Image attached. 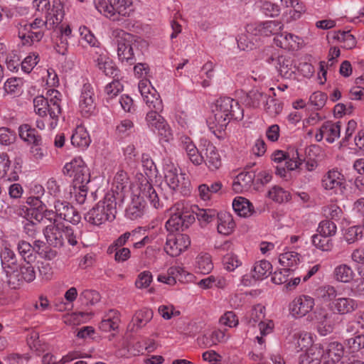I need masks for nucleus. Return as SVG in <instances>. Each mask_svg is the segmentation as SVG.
<instances>
[{
    "label": "nucleus",
    "instance_id": "obj_1",
    "mask_svg": "<svg viewBox=\"0 0 364 364\" xmlns=\"http://www.w3.org/2000/svg\"><path fill=\"white\" fill-rule=\"evenodd\" d=\"M133 194L132 200L126 209V216L130 220H136L143 215L146 202H149L155 208L159 207V196L144 177H141L140 183L134 186Z\"/></svg>",
    "mask_w": 364,
    "mask_h": 364
},
{
    "label": "nucleus",
    "instance_id": "obj_2",
    "mask_svg": "<svg viewBox=\"0 0 364 364\" xmlns=\"http://www.w3.org/2000/svg\"><path fill=\"white\" fill-rule=\"evenodd\" d=\"M117 203L114 193H107L85 215V219L94 225H100L107 221L113 220L116 217Z\"/></svg>",
    "mask_w": 364,
    "mask_h": 364
},
{
    "label": "nucleus",
    "instance_id": "obj_3",
    "mask_svg": "<svg viewBox=\"0 0 364 364\" xmlns=\"http://www.w3.org/2000/svg\"><path fill=\"white\" fill-rule=\"evenodd\" d=\"M213 112L218 129H223L231 119L240 120L243 118V110L238 102L228 97L219 98Z\"/></svg>",
    "mask_w": 364,
    "mask_h": 364
},
{
    "label": "nucleus",
    "instance_id": "obj_4",
    "mask_svg": "<svg viewBox=\"0 0 364 364\" xmlns=\"http://www.w3.org/2000/svg\"><path fill=\"white\" fill-rule=\"evenodd\" d=\"M47 242L55 247L63 245L66 239L69 245L75 246L77 244V231L70 226L62 224H51L47 225L43 231Z\"/></svg>",
    "mask_w": 364,
    "mask_h": 364
},
{
    "label": "nucleus",
    "instance_id": "obj_5",
    "mask_svg": "<svg viewBox=\"0 0 364 364\" xmlns=\"http://www.w3.org/2000/svg\"><path fill=\"white\" fill-rule=\"evenodd\" d=\"M195 221L190 208L183 202H178L170 208V218L166 223L168 231L183 230Z\"/></svg>",
    "mask_w": 364,
    "mask_h": 364
},
{
    "label": "nucleus",
    "instance_id": "obj_6",
    "mask_svg": "<svg viewBox=\"0 0 364 364\" xmlns=\"http://www.w3.org/2000/svg\"><path fill=\"white\" fill-rule=\"evenodd\" d=\"M112 36L117 45L119 60L125 65H132L135 62L132 48L134 36L124 31L116 28L112 32Z\"/></svg>",
    "mask_w": 364,
    "mask_h": 364
},
{
    "label": "nucleus",
    "instance_id": "obj_7",
    "mask_svg": "<svg viewBox=\"0 0 364 364\" xmlns=\"http://www.w3.org/2000/svg\"><path fill=\"white\" fill-rule=\"evenodd\" d=\"M162 111L149 110L145 117L149 129L156 134L159 139L169 142L173 138V131L166 119L160 114Z\"/></svg>",
    "mask_w": 364,
    "mask_h": 364
},
{
    "label": "nucleus",
    "instance_id": "obj_8",
    "mask_svg": "<svg viewBox=\"0 0 364 364\" xmlns=\"http://www.w3.org/2000/svg\"><path fill=\"white\" fill-rule=\"evenodd\" d=\"M44 21L39 18H36L30 23L21 21L17 25L18 37L24 45H31L40 41L44 36Z\"/></svg>",
    "mask_w": 364,
    "mask_h": 364
},
{
    "label": "nucleus",
    "instance_id": "obj_9",
    "mask_svg": "<svg viewBox=\"0 0 364 364\" xmlns=\"http://www.w3.org/2000/svg\"><path fill=\"white\" fill-rule=\"evenodd\" d=\"M63 174L73 178L74 186L87 184L90 182V173L85 162L81 158H75L66 163L63 168Z\"/></svg>",
    "mask_w": 364,
    "mask_h": 364
},
{
    "label": "nucleus",
    "instance_id": "obj_10",
    "mask_svg": "<svg viewBox=\"0 0 364 364\" xmlns=\"http://www.w3.org/2000/svg\"><path fill=\"white\" fill-rule=\"evenodd\" d=\"M91 54L95 66L105 75L112 77L119 76V70L105 48L98 47L95 50H92Z\"/></svg>",
    "mask_w": 364,
    "mask_h": 364
},
{
    "label": "nucleus",
    "instance_id": "obj_11",
    "mask_svg": "<svg viewBox=\"0 0 364 364\" xmlns=\"http://www.w3.org/2000/svg\"><path fill=\"white\" fill-rule=\"evenodd\" d=\"M272 269V264L267 260L257 261L252 267L250 274L242 277L241 283L244 286H251L257 281L267 278L271 273Z\"/></svg>",
    "mask_w": 364,
    "mask_h": 364
},
{
    "label": "nucleus",
    "instance_id": "obj_12",
    "mask_svg": "<svg viewBox=\"0 0 364 364\" xmlns=\"http://www.w3.org/2000/svg\"><path fill=\"white\" fill-rule=\"evenodd\" d=\"M191 245L188 235L185 234H168L164 246L165 252L171 257H177Z\"/></svg>",
    "mask_w": 364,
    "mask_h": 364
},
{
    "label": "nucleus",
    "instance_id": "obj_13",
    "mask_svg": "<svg viewBox=\"0 0 364 364\" xmlns=\"http://www.w3.org/2000/svg\"><path fill=\"white\" fill-rule=\"evenodd\" d=\"M324 189L331 191L335 194L342 195L346 188L345 176L337 169L328 171L321 181Z\"/></svg>",
    "mask_w": 364,
    "mask_h": 364
},
{
    "label": "nucleus",
    "instance_id": "obj_14",
    "mask_svg": "<svg viewBox=\"0 0 364 364\" xmlns=\"http://www.w3.org/2000/svg\"><path fill=\"white\" fill-rule=\"evenodd\" d=\"M315 306L314 299L309 295L296 296L289 305L290 314L296 318L304 317L312 311Z\"/></svg>",
    "mask_w": 364,
    "mask_h": 364
},
{
    "label": "nucleus",
    "instance_id": "obj_15",
    "mask_svg": "<svg viewBox=\"0 0 364 364\" xmlns=\"http://www.w3.org/2000/svg\"><path fill=\"white\" fill-rule=\"evenodd\" d=\"M48 205H53L57 216L65 221L72 224H77L80 221V215L65 200L53 199L50 203L49 202Z\"/></svg>",
    "mask_w": 364,
    "mask_h": 364
},
{
    "label": "nucleus",
    "instance_id": "obj_16",
    "mask_svg": "<svg viewBox=\"0 0 364 364\" xmlns=\"http://www.w3.org/2000/svg\"><path fill=\"white\" fill-rule=\"evenodd\" d=\"M164 172L165 181L173 191L179 190L185 184V174L180 173L178 168L172 161L164 163Z\"/></svg>",
    "mask_w": 364,
    "mask_h": 364
},
{
    "label": "nucleus",
    "instance_id": "obj_17",
    "mask_svg": "<svg viewBox=\"0 0 364 364\" xmlns=\"http://www.w3.org/2000/svg\"><path fill=\"white\" fill-rule=\"evenodd\" d=\"M79 110L84 116L92 114L96 109V100L94 90L91 85L85 84L79 97Z\"/></svg>",
    "mask_w": 364,
    "mask_h": 364
},
{
    "label": "nucleus",
    "instance_id": "obj_18",
    "mask_svg": "<svg viewBox=\"0 0 364 364\" xmlns=\"http://www.w3.org/2000/svg\"><path fill=\"white\" fill-rule=\"evenodd\" d=\"M47 97L46 98L50 107L49 115L50 122H49V128L55 129L58 122L59 116L61 114L60 102L62 95L55 89H51L47 92Z\"/></svg>",
    "mask_w": 364,
    "mask_h": 364
},
{
    "label": "nucleus",
    "instance_id": "obj_19",
    "mask_svg": "<svg viewBox=\"0 0 364 364\" xmlns=\"http://www.w3.org/2000/svg\"><path fill=\"white\" fill-rule=\"evenodd\" d=\"M282 27L283 24L278 21H267L250 24L247 27V31L255 36H269L278 35V32L282 30Z\"/></svg>",
    "mask_w": 364,
    "mask_h": 364
},
{
    "label": "nucleus",
    "instance_id": "obj_20",
    "mask_svg": "<svg viewBox=\"0 0 364 364\" xmlns=\"http://www.w3.org/2000/svg\"><path fill=\"white\" fill-rule=\"evenodd\" d=\"M337 318L335 312H327L323 309L318 312L316 319L318 333L323 336L331 333L333 330Z\"/></svg>",
    "mask_w": 364,
    "mask_h": 364
},
{
    "label": "nucleus",
    "instance_id": "obj_21",
    "mask_svg": "<svg viewBox=\"0 0 364 364\" xmlns=\"http://www.w3.org/2000/svg\"><path fill=\"white\" fill-rule=\"evenodd\" d=\"M204 161L210 171H215L222 166V159L218 149L210 141L203 144Z\"/></svg>",
    "mask_w": 364,
    "mask_h": 364
},
{
    "label": "nucleus",
    "instance_id": "obj_22",
    "mask_svg": "<svg viewBox=\"0 0 364 364\" xmlns=\"http://www.w3.org/2000/svg\"><path fill=\"white\" fill-rule=\"evenodd\" d=\"M229 336L225 331L220 329H213L205 331L203 335L198 338V344L204 348H210L218 343L228 341Z\"/></svg>",
    "mask_w": 364,
    "mask_h": 364
},
{
    "label": "nucleus",
    "instance_id": "obj_23",
    "mask_svg": "<svg viewBox=\"0 0 364 364\" xmlns=\"http://www.w3.org/2000/svg\"><path fill=\"white\" fill-rule=\"evenodd\" d=\"M275 45L285 50H298L301 46L303 41L299 36L289 33H282L274 38Z\"/></svg>",
    "mask_w": 364,
    "mask_h": 364
},
{
    "label": "nucleus",
    "instance_id": "obj_24",
    "mask_svg": "<svg viewBox=\"0 0 364 364\" xmlns=\"http://www.w3.org/2000/svg\"><path fill=\"white\" fill-rule=\"evenodd\" d=\"M344 354V348L341 343L332 342L329 343L325 353L321 350V360L323 364H336Z\"/></svg>",
    "mask_w": 364,
    "mask_h": 364
},
{
    "label": "nucleus",
    "instance_id": "obj_25",
    "mask_svg": "<svg viewBox=\"0 0 364 364\" xmlns=\"http://www.w3.org/2000/svg\"><path fill=\"white\" fill-rule=\"evenodd\" d=\"M328 307L331 311L344 315L355 311L358 308V303L350 297H338L331 302Z\"/></svg>",
    "mask_w": 364,
    "mask_h": 364
},
{
    "label": "nucleus",
    "instance_id": "obj_26",
    "mask_svg": "<svg viewBox=\"0 0 364 364\" xmlns=\"http://www.w3.org/2000/svg\"><path fill=\"white\" fill-rule=\"evenodd\" d=\"M121 322L120 314L117 310L109 309L106 311L99 323V328L103 332L116 331Z\"/></svg>",
    "mask_w": 364,
    "mask_h": 364
},
{
    "label": "nucleus",
    "instance_id": "obj_27",
    "mask_svg": "<svg viewBox=\"0 0 364 364\" xmlns=\"http://www.w3.org/2000/svg\"><path fill=\"white\" fill-rule=\"evenodd\" d=\"M65 12L63 5L60 0H54L53 9L46 14V20L44 21L45 28H53L58 26L64 18Z\"/></svg>",
    "mask_w": 364,
    "mask_h": 364
},
{
    "label": "nucleus",
    "instance_id": "obj_28",
    "mask_svg": "<svg viewBox=\"0 0 364 364\" xmlns=\"http://www.w3.org/2000/svg\"><path fill=\"white\" fill-rule=\"evenodd\" d=\"M232 208L236 214L243 218L250 217L255 213L252 203L242 196L235 198Z\"/></svg>",
    "mask_w": 364,
    "mask_h": 364
},
{
    "label": "nucleus",
    "instance_id": "obj_29",
    "mask_svg": "<svg viewBox=\"0 0 364 364\" xmlns=\"http://www.w3.org/2000/svg\"><path fill=\"white\" fill-rule=\"evenodd\" d=\"M217 218L218 233L223 235H229L233 232L235 223L230 213L227 212L219 213Z\"/></svg>",
    "mask_w": 364,
    "mask_h": 364
},
{
    "label": "nucleus",
    "instance_id": "obj_30",
    "mask_svg": "<svg viewBox=\"0 0 364 364\" xmlns=\"http://www.w3.org/2000/svg\"><path fill=\"white\" fill-rule=\"evenodd\" d=\"M255 176L251 172L240 173L233 181V190L237 193L248 191L253 183Z\"/></svg>",
    "mask_w": 364,
    "mask_h": 364
},
{
    "label": "nucleus",
    "instance_id": "obj_31",
    "mask_svg": "<svg viewBox=\"0 0 364 364\" xmlns=\"http://www.w3.org/2000/svg\"><path fill=\"white\" fill-rule=\"evenodd\" d=\"M141 165L144 171L145 175L140 174L138 176L136 183H140L141 177L146 178V179L151 184L152 178L156 177L157 175V168L153 161L152 159L148 154H143L141 159Z\"/></svg>",
    "mask_w": 364,
    "mask_h": 364
},
{
    "label": "nucleus",
    "instance_id": "obj_32",
    "mask_svg": "<svg viewBox=\"0 0 364 364\" xmlns=\"http://www.w3.org/2000/svg\"><path fill=\"white\" fill-rule=\"evenodd\" d=\"M91 142L90 135L85 128L78 126L71 136V143L74 146L80 149H85Z\"/></svg>",
    "mask_w": 364,
    "mask_h": 364
},
{
    "label": "nucleus",
    "instance_id": "obj_33",
    "mask_svg": "<svg viewBox=\"0 0 364 364\" xmlns=\"http://www.w3.org/2000/svg\"><path fill=\"white\" fill-rule=\"evenodd\" d=\"M129 184V178L127 172L123 170L118 171L113 179L112 193H116L119 198L123 196V192L127 188Z\"/></svg>",
    "mask_w": 364,
    "mask_h": 364
},
{
    "label": "nucleus",
    "instance_id": "obj_34",
    "mask_svg": "<svg viewBox=\"0 0 364 364\" xmlns=\"http://www.w3.org/2000/svg\"><path fill=\"white\" fill-rule=\"evenodd\" d=\"M333 274L336 281L348 283L353 280L355 272L350 266L346 264H341L334 268Z\"/></svg>",
    "mask_w": 364,
    "mask_h": 364
},
{
    "label": "nucleus",
    "instance_id": "obj_35",
    "mask_svg": "<svg viewBox=\"0 0 364 364\" xmlns=\"http://www.w3.org/2000/svg\"><path fill=\"white\" fill-rule=\"evenodd\" d=\"M18 134L21 139L29 144L39 145L41 138L37 134L35 129L31 128L28 124H24L18 127Z\"/></svg>",
    "mask_w": 364,
    "mask_h": 364
},
{
    "label": "nucleus",
    "instance_id": "obj_36",
    "mask_svg": "<svg viewBox=\"0 0 364 364\" xmlns=\"http://www.w3.org/2000/svg\"><path fill=\"white\" fill-rule=\"evenodd\" d=\"M279 262L291 271L300 262V255L295 251H287L279 255Z\"/></svg>",
    "mask_w": 364,
    "mask_h": 364
},
{
    "label": "nucleus",
    "instance_id": "obj_37",
    "mask_svg": "<svg viewBox=\"0 0 364 364\" xmlns=\"http://www.w3.org/2000/svg\"><path fill=\"white\" fill-rule=\"evenodd\" d=\"M321 357V349L314 346L300 355L298 364H323Z\"/></svg>",
    "mask_w": 364,
    "mask_h": 364
},
{
    "label": "nucleus",
    "instance_id": "obj_38",
    "mask_svg": "<svg viewBox=\"0 0 364 364\" xmlns=\"http://www.w3.org/2000/svg\"><path fill=\"white\" fill-rule=\"evenodd\" d=\"M267 197L277 203L288 202L291 199L290 193L279 186H274L267 193Z\"/></svg>",
    "mask_w": 364,
    "mask_h": 364
},
{
    "label": "nucleus",
    "instance_id": "obj_39",
    "mask_svg": "<svg viewBox=\"0 0 364 364\" xmlns=\"http://www.w3.org/2000/svg\"><path fill=\"white\" fill-rule=\"evenodd\" d=\"M322 132L326 135V140L329 143H333L340 136L341 123L326 122L322 125Z\"/></svg>",
    "mask_w": 364,
    "mask_h": 364
},
{
    "label": "nucleus",
    "instance_id": "obj_40",
    "mask_svg": "<svg viewBox=\"0 0 364 364\" xmlns=\"http://www.w3.org/2000/svg\"><path fill=\"white\" fill-rule=\"evenodd\" d=\"M3 273L5 274V282L11 288L17 289L22 284L19 265L4 269Z\"/></svg>",
    "mask_w": 364,
    "mask_h": 364
},
{
    "label": "nucleus",
    "instance_id": "obj_41",
    "mask_svg": "<svg viewBox=\"0 0 364 364\" xmlns=\"http://www.w3.org/2000/svg\"><path fill=\"white\" fill-rule=\"evenodd\" d=\"M33 251H35L41 258L48 260H52L57 257L56 250L50 248L44 242L36 240L32 245Z\"/></svg>",
    "mask_w": 364,
    "mask_h": 364
},
{
    "label": "nucleus",
    "instance_id": "obj_42",
    "mask_svg": "<svg viewBox=\"0 0 364 364\" xmlns=\"http://www.w3.org/2000/svg\"><path fill=\"white\" fill-rule=\"evenodd\" d=\"M140 233V230H134L132 232H126L121 235L113 244L108 248L109 253L112 252V250H117L123 247L127 241L130 240L134 242L138 240V235Z\"/></svg>",
    "mask_w": 364,
    "mask_h": 364
},
{
    "label": "nucleus",
    "instance_id": "obj_43",
    "mask_svg": "<svg viewBox=\"0 0 364 364\" xmlns=\"http://www.w3.org/2000/svg\"><path fill=\"white\" fill-rule=\"evenodd\" d=\"M265 307L261 304L255 305L252 309L245 315V319L247 324L250 326H255L262 321L264 318Z\"/></svg>",
    "mask_w": 364,
    "mask_h": 364
},
{
    "label": "nucleus",
    "instance_id": "obj_44",
    "mask_svg": "<svg viewBox=\"0 0 364 364\" xmlns=\"http://www.w3.org/2000/svg\"><path fill=\"white\" fill-rule=\"evenodd\" d=\"M196 267L203 274H208L213 269V264L208 253H200L196 259Z\"/></svg>",
    "mask_w": 364,
    "mask_h": 364
},
{
    "label": "nucleus",
    "instance_id": "obj_45",
    "mask_svg": "<svg viewBox=\"0 0 364 364\" xmlns=\"http://www.w3.org/2000/svg\"><path fill=\"white\" fill-rule=\"evenodd\" d=\"M114 16L117 19V15L127 16L131 11L132 2L131 0H111Z\"/></svg>",
    "mask_w": 364,
    "mask_h": 364
},
{
    "label": "nucleus",
    "instance_id": "obj_46",
    "mask_svg": "<svg viewBox=\"0 0 364 364\" xmlns=\"http://www.w3.org/2000/svg\"><path fill=\"white\" fill-rule=\"evenodd\" d=\"M311 241L314 246L321 251H331L333 247L332 239L320 233L314 235Z\"/></svg>",
    "mask_w": 364,
    "mask_h": 364
},
{
    "label": "nucleus",
    "instance_id": "obj_47",
    "mask_svg": "<svg viewBox=\"0 0 364 364\" xmlns=\"http://www.w3.org/2000/svg\"><path fill=\"white\" fill-rule=\"evenodd\" d=\"M364 235V225H355L345 230L343 237L348 244H353Z\"/></svg>",
    "mask_w": 364,
    "mask_h": 364
},
{
    "label": "nucleus",
    "instance_id": "obj_48",
    "mask_svg": "<svg viewBox=\"0 0 364 364\" xmlns=\"http://www.w3.org/2000/svg\"><path fill=\"white\" fill-rule=\"evenodd\" d=\"M94 5L97 11L105 17L116 20L111 0H94Z\"/></svg>",
    "mask_w": 364,
    "mask_h": 364
},
{
    "label": "nucleus",
    "instance_id": "obj_49",
    "mask_svg": "<svg viewBox=\"0 0 364 364\" xmlns=\"http://www.w3.org/2000/svg\"><path fill=\"white\" fill-rule=\"evenodd\" d=\"M334 38L346 49H352L356 45L355 38L350 31H338L335 34Z\"/></svg>",
    "mask_w": 364,
    "mask_h": 364
},
{
    "label": "nucleus",
    "instance_id": "obj_50",
    "mask_svg": "<svg viewBox=\"0 0 364 364\" xmlns=\"http://www.w3.org/2000/svg\"><path fill=\"white\" fill-rule=\"evenodd\" d=\"M275 67L280 73L281 75L286 78L291 77L294 73L291 69V61L283 55L277 57V64Z\"/></svg>",
    "mask_w": 364,
    "mask_h": 364
},
{
    "label": "nucleus",
    "instance_id": "obj_51",
    "mask_svg": "<svg viewBox=\"0 0 364 364\" xmlns=\"http://www.w3.org/2000/svg\"><path fill=\"white\" fill-rule=\"evenodd\" d=\"M259 9L264 15L272 18L278 16L281 12L279 6L269 1H261Z\"/></svg>",
    "mask_w": 364,
    "mask_h": 364
},
{
    "label": "nucleus",
    "instance_id": "obj_52",
    "mask_svg": "<svg viewBox=\"0 0 364 364\" xmlns=\"http://www.w3.org/2000/svg\"><path fill=\"white\" fill-rule=\"evenodd\" d=\"M150 110L163 111V102L159 94L156 90H152V94L143 99Z\"/></svg>",
    "mask_w": 364,
    "mask_h": 364
},
{
    "label": "nucleus",
    "instance_id": "obj_53",
    "mask_svg": "<svg viewBox=\"0 0 364 364\" xmlns=\"http://www.w3.org/2000/svg\"><path fill=\"white\" fill-rule=\"evenodd\" d=\"M60 43H57L55 48L58 53L65 55L68 46V38L71 36L72 30L68 25L65 26V27L62 26L60 27Z\"/></svg>",
    "mask_w": 364,
    "mask_h": 364
},
{
    "label": "nucleus",
    "instance_id": "obj_54",
    "mask_svg": "<svg viewBox=\"0 0 364 364\" xmlns=\"http://www.w3.org/2000/svg\"><path fill=\"white\" fill-rule=\"evenodd\" d=\"M1 260L3 270L19 265L17 263L14 252L6 247L1 253Z\"/></svg>",
    "mask_w": 364,
    "mask_h": 364
},
{
    "label": "nucleus",
    "instance_id": "obj_55",
    "mask_svg": "<svg viewBox=\"0 0 364 364\" xmlns=\"http://www.w3.org/2000/svg\"><path fill=\"white\" fill-rule=\"evenodd\" d=\"M33 107L35 112L40 117L49 115L50 107L48 102L43 96H37L33 99Z\"/></svg>",
    "mask_w": 364,
    "mask_h": 364
},
{
    "label": "nucleus",
    "instance_id": "obj_56",
    "mask_svg": "<svg viewBox=\"0 0 364 364\" xmlns=\"http://www.w3.org/2000/svg\"><path fill=\"white\" fill-rule=\"evenodd\" d=\"M153 317V312L150 309H142L136 313L134 322V325L141 328L148 323Z\"/></svg>",
    "mask_w": 364,
    "mask_h": 364
},
{
    "label": "nucleus",
    "instance_id": "obj_57",
    "mask_svg": "<svg viewBox=\"0 0 364 364\" xmlns=\"http://www.w3.org/2000/svg\"><path fill=\"white\" fill-rule=\"evenodd\" d=\"M134 129V122L129 119L121 120L116 126V134L120 136H129Z\"/></svg>",
    "mask_w": 364,
    "mask_h": 364
},
{
    "label": "nucleus",
    "instance_id": "obj_58",
    "mask_svg": "<svg viewBox=\"0 0 364 364\" xmlns=\"http://www.w3.org/2000/svg\"><path fill=\"white\" fill-rule=\"evenodd\" d=\"M21 283L23 281L31 282L36 279V271L34 267L30 264L29 261L23 264H19Z\"/></svg>",
    "mask_w": 364,
    "mask_h": 364
},
{
    "label": "nucleus",
    "instance_id": "obj_59",
    "mask_svg": "<svg viewBox=\"0 0 364 364\" xmlns=\"http://www.w3.org/2000/svg\"><path fill=\"white\" fill-rule=\"evenodd\" d=\"M224 268L228 272H233L235 269L242 265V261L238 256L233 253L225 255L223 259Z\"/></svg>",
    "mask_w": 364,
    "mask_h": 364
},
{
    "label": "nucleus",
    "instance_id": "obj_60",
    "mask_svg": "<svg viewBox=\"0 0 364 364\" xmlns=\"http://www.w3.org/2000/svg\"><path fill=\"white\" fill-rule=\"evenodd\" d=\"M318 294L325 302H332L337 299L338 295L336 289L331 285H325L319 288Z\"/></svg>",
    "mask_w": 364,
    "mask_h": 364
},
{
    "label": "nucleus",
    "instance_id": "obj_61",
    "mask_svg": "<svg viewBox=\"0 0 364 364\" xmlns=\"http://www.w3.org/2000/svg\"><path fill=\"white\" fill-rule=\"evenodd\" d=\"M39 55L36 53H29L21 62V70L25 73H30L39 62Z\"/></svg>",
    "mask_w": 364,
    "mask_h": 364
},
{
    "label": "nucleus",
    "instance_id": "obj_62",
    "mask_svg": "<svg viewBox=\"0 0 364 364\" xmlns=\"http://www.w3.org/2000/svg\"><path fill=\"white\" fill-rule=\"evenodd\" d=\"M337 231V227L336 224L328 220H323L319 223L318 228V232L322 235L331 237L336 235Z\"/></svg>",
    "mask_w": 364,
    "mask_h": 364
},
{
    "label": "nucleus",
    "instance_id": "obj_63",
    "mask_svg": "<svg viewBox=\"0 0 364 364\" xmlns=\"http://www.w3.org/2000/svg\"><path fill=\"white\" fill-rule=\"evenodd\" d=\"M79 32L82 38L84 39L92 48V50H95V49L98 47H102L100 46V43L87 27H80Z\"/></svg>",
    "mask_w": 364,
    "mask_h": 364
},
{
    "label": "nucleus",
    "instance_id": "obj_64",
    "mask_svg": "<svg viewBox=\"0 0 364 364\" xmlns=\"http://www.w3.org/2000/svg\"><path fill=\"white\" fill-rule=\"evenodd\" d=\"M352 262L355 264L358 273L360 276L362 275V270L360 266L364 265V245L355 249L350 255Z\"/></svg>",
    "mask_w": 364,
    "mask_h": 364
}]
</instances>
